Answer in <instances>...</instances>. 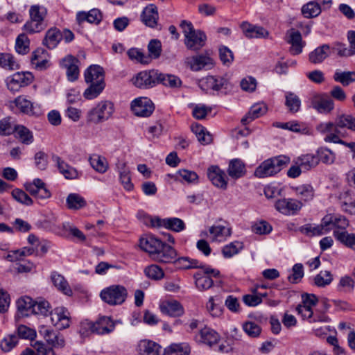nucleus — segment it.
Wrapping results in <instances>:
<instances>
[{"label":"nucleus","instance_id":"obj_1","mask_svg":"<svg viewBox=\"0 0 355 355\" xmlns=\"http://www.w3.org/2000/svg\"><path fill=\"white\" fill-rule=\"evenodd\" d=\"M184 36V44L191 50L198 51L205 46L207 40L205 33L200 30H196L189 21L182 20L180 24Z\"/></svg>","mask_w":355,"mask_h":355},{"label":"nucleus","instance_id":"obj_2","mask_svg":"<svg viewBox=\"0 0 355 355\" xmlns=\"http://www.w3.org/2000/svg\"><path fill=\"white\" fill-rule=\"evenodd\" d=\"M30 20L24 25V30L29 34L41 32L46 27L45 18L47 9L42 6L33 5L29 9Z\"/></svg>","mask_w":355,"mask_h":355},{"label":"nucleus","instance_id":"obj_3","mask_svg":"<svg viewBox=\"0 0 355 355\" xmlns=\"http://www.w3.org/2000/svg\"><path fill=\"white\" fill-rule=\"evenodd\" d=\"M289 162L290 158L284 155L268 159L255 169L254 175L259 178L272 176L279 173Z\"/></svg>","mask_w":355,"mask_h":355},{"label":"nucleus","instance_id":"obj_4","mask_svg":"<svg viewBox=\"0 0 355 355\" xmlns=\"http://www.w3.org/2000/svg\"><path fill=\"white\" fill-rule=\"evenodd\" d=\"M8 106L12 112H19L29 116H40L42 114L40 105L32 102L25 95H19L9 101Z\"/></svg>","mask_w":355,"mask_h":355},{"label":"nucleus","instance_id":"obj_5","mask_svg":"<svg viewBox=\"0 0 355 355\" xmlns=\"http://www.w3.org/2000/svg\"><path fill=\"white\" fill-rule=\"evenodd\" d=\"M114 111V104L111 101H101L87 112V120L95 124L100 123L109 119Z\"/></svg>","mask_w":355,"mask_h":355},{"label":"nucleus","instance_id":"obj_6","mask_svg":"<svg viewBox=\"0 0 355 355\" xmlns=\"http://www.w3.org/2000/svg\"><path fill=\"white\" fill-rule=\"evenodd\" d=\"M127 296V289L122 285H112L103 289L100 293L101 300L111 306L122 304Z\"/></svg>","mask_w":355,"mask_h":355},{"label":"nucleus","instance_id":"obj_7","mask_svg":"<svg viewBox=\"0 0 355 355\" xmlns=\"http://www.w3.org/2000/svg\"><path fill=\"white\" fill-rule=\"evenodd\" d=\"M81 331L85 329L97 334H105L112 332L114 329V323L110 318L103 316L95 322L85 320L81 323Z\"/></svg>","mask_w":355,"mask_h":355},{"label":"nucleus","instance_id":"obj_8","mask_svg":"<svg viewBox=\"0 0 355 355\" xmlns=\"http://www.w3.org/2000/svg\"><path fill=\"white\" fill-rule=\"evenodd\" d=\"M146 220V223H149L153 227H163L175 232H180L186 227L184 221L175 217L162 219L157 216H148Z\"/></svg>","mask_w":355,"mask_h":355},{"label":"nucleus","instance_id":"obj_9","mask_svg":"<svg viewBox=\"0 0 355 355\" xmlns=\"http://www.w3.org/2000/svg\"><path fill=\"white\" fill-rule=\"evenodd\" d=\"M230 85V83L225 76H207L199 81V87L206 92L227 89Z\"/></svg>","mask_w":355,"mask_h":355},{"label":"nucleus","instance_id":"obj_10","mask_svg":"<svg viewBox=\"0 0 355 355\" xmlns=\"http://www.w3.org/2000/svg\"><path fill=\"white\" fill-rule=\"evenodd\" d=\"M33 80V76L30 72H17L6 79V87L12 92L19 91L21 87L30 85Z\"/></svg>","mask_w":355,"mask_h":355},{"label":"nucleus","instance_id":"obj_11","mask_svg":"<svg viewBox=\"0 0 355 355\" xmlns=\"http://www.w3.org/2000/svg\"><path fill=\"white\" fill-rule=\"evenodd\" d=\"M201 268L202 272H198L194 275L195 284L198 290L205 291L212 286L213 280L211 277H218L219 271L204 265Z\"/></svg>","mask_w":355,"mask_h":355},{"label":"nucleus","instance_id":"obj_12","mask_svg":"<svg viewBox=\"0 0 355 355\" xmlns=\"http://www.w3.org/2000/svg\"><path fill=\"white\" fill-rule=\"evenodd\" d=\"M231 235V230L222 225H213L207 231L200 233L201 237L209 239L211 242L220 243L225 241Z\"/></svg>","mask_w":355,"mask_h":355},{"label":"nucleus","instance_id":"obj_13","mask_svg":"<svg viewBox=\"0 0 355 355\" xmlns=\"http://www.w3.org/2000/svg\"><path fill=\"white\" fill-rule=\"evenodd\" d=\"M51 322L59 330L67 329L71 324L70 313L65 307H56L51 311Z\"/></svg>","mask_w":355,"mask_h":355},{"label":"nucleus","instance_id":"obj_14","mask_svg":"<svg viewBox=\"0 0 355 355\" xmlns=\"http://www.w3.org/2000/svg\"><path fill=\"white\" fill-rule=\"evenodd\" d=\"M154 108L151 100L146 97L135 98L131 103V109L133 113L138 116H149L153 113Z\"/></svg>","mask_w":355,"mask_h":355},{"label":"nucleus","instance_id":"obj_15","mask_svg":"<svg viewBox=\"0 0 355 355\" xmlns=\"http://www.w3.org/2000/svg\"><path fill=\"white\" fill-rule=\"evenodd\" d=\"M338 128L336 123L326 122L320 123L316 128L320 132L327 134L324 138L325 142L344 144V141L338 135Z\"/></svg>","mask_w":355,"mask_h":355},{"label":"nucleus","instance_id":"obj_16","mask_svg":"<svg viewBox=\"0 0 355 355\" xmlns=\"http://www.w3.org/2000/svg\"><path fill=\"white\" fill-rule=\"evenodd\" d=\"M207 177L216 187L225 190L227 188L228 179L223 170L216 165H211L207 168Z\"/></svg>","mask_w":355,"mask_h":355},{"label":"nucleus","instance_id":"obj_17","mask_svg":"<svg viewBox=\"0 0 355 355\" xmlns=\"http://www.w3.org/2000/svg\"><path fill=\"white\" fill-rule=\"evenodd\" d=\"M157 71H143L132 78V83L139 88H148L157 83Z\"/></svg>","mask_w":355,"mask_h":355},{"label":"nucleus","instance_id":"obj_18","mask_svg":"<svg viewBox=\"0 0 355 355\" xmlns=\"http://www.w3.org/2000/svg\"><path fill=\"white\" fill-rule=\"evenodd\" d=\"M39 334L52 348H62L65 345L63 336L56 333L49 327H41L39 329Z\"/></svg>","mask_w":355,"mask_h":355},{"label":"nucleus","instance_id":"obj_19","mask_svg":"<svg viewBox=\"0 0 355 355\" xmlns=\"http://www.w3.org/2000/svg\"><path fill=\"white\" fill-rule=\"evenodd\" d=\"M324 226H327L328 232L332 230L345 231L349 226L348 220L342 215L328 214L324 216Z\"/></svg>","mask_w":355,"mask_h":355},{"label":"nucleus","instance_id":"obj_20","mask_svg":"<svg viewBox=\"0 0 355 355\" xmlns=\"http://www.w3.org/2000/svg\"><path fill=\"white\" fill-rule=\"evenodd\" d=\"M318 300L313 294L304 293L302 295V303L297 306L296 311L302 319L309 318L313 312L312 308L316 305Z\"/></svg>","mask_w":355,"mask_h":355},{"label":"nucleus","instance_id":"obj_21","mask_svg":"<svg viewBox=\"0 0 355 355\" xmlns=\"http://www.w3.org/2000/svg\"><path fill=\"white\" fill-rule=\"evenodd\" d=\"M301 201L292 198L279 200L275 203L276 209L283 214L294 215L302 207Z\"/></svg>","mask_w":355,"mask_h":355},{"label":"nucleus","instance_id":"obj_22","mask_svg":"<svg viewBox=\"0 0 355 355\" xmlns=\"http://www.w3.org/2000/svg\"><path fill=\"white\" fill-rule=\"evenodd\" d=\"M286 40L291 44L289 51L293 55L301 53L306 44L305 42L302 40L300 33L295 29L287 31Z\"/></svg>","mask_w":355,"mask_h":355},{"label":"nucleus","instance_id":"obj_23","mask_svg":"<svg viewBox=\"0 0 355 355\" xmlns=\"http://www.w3.org/2000/svg\"><path fill=\"white\" fill-rule=\"evenodd\" d=\"M177 257L176 250L169 245L162 243V246L151 258L157 262L163 263H171L175 261Z\"/></svg>","mask_w":355,"mask_h":355},{"label":"nucleus","instance_id":"obj_24","mask_svg":"<svg viewBox=\"0 0 355 355\" xmlns=\"http://www.w3.org/2000/svg\"><path fill=\"white\" fill-rule=\"evenodd\" d=\"M162 241L151 234L145 235L139 240V246L141 250L148 253L152 258L155 253L162 246Z\"/></svg>","mask_w":355,"mask_h":355},{"label":"nucleus","instance_id":"obj_25","mask_svg":"<svg viewBox=\"0 0 355 355\" xmlns=\"http://www.w3.org/2000/svg\"><path fill=\"white\" fill-rule=\"evenodd\" d=\"M220 338V335L215 330L207 327L201 329L195 336L196 342L210 347L218 343Z\"/></svg>","mask_w":355,"mask_h":355},{"label":"nucleus","instance_id":"obj_26","mask_svg":"<svg viewBox=\"0 0 355 355\" xmlns=\"http://www.w3.org/2000/svg\"><path fill=\"white\" fill-rule=\"evenodd\" d=\"M311 106L320 114H328L334 110V102L328 96L316 95L311 100Z\"/></svg>","mask_w":355,"mask_h":355},{"label":"nucleus","instance_id":"obj_27","mask_svg":"<svg viewBox=\"0 0 355 355\" xmlns=\"http://www.w3.org/2000/svg\"><path fill=\"white\" fill-rule=\"evenodd\" d=\"M159 309L163 314L170 317H180L184 313L182 304L175 300H164L159 304Z\"/></svg>","mask_w":355,"mask_h":355},{"label":"nucleus","instance_id":"obj_28","mask_svg":"<svg viewBox=\"0 0 355 355\" xmlns=\"http://www.w3.org/2000/svg\"><path fill=\"white\" fill-rule=\"evenodd\" d=\"M137 351L140 355H161L162 347L153 340L144 339L138 343Z\"/></svg>","mask_w":355,"mask_h":355},{"label":"nucleus","instance_id":"obj_29","mask_svg":"<svg viewBox=\"0 0 355 355\" xmlns=\"http://www.w3.org/2000/svg\"><path fill=\"white\" fill-rule=\"evenodd\" d=\"M78 60L73 56L69 55L63 58L61 64L67 70V76L70 81H75L79 76V69L78 67Z\"/></svg>","mask_w":355,"mask_h":355},{"label":"nucleus","instance_id":"obj_30","mask_svg":"<svg viewBox=\"0 0 355 355\" xmlns=\"http://www.w3.org/2000/svg\"><path fill=\"white\" fill-rule=\"evenodd\" d=\"M227 172L230 178L238 180L245 175L247 172L245 164L240 159H232L229 162Z\"/></svg>","mask_w":355,"mask_h":355},{"label":"nucleus","instance_id":"obj_31","mask_svg":"<svg viewBox=\"0 0 355 355\" xmlns=\"http://www.w3.org/2000/svg\"><path fill=\"white\" fill-rule=\"evenodd\" d=\"M102 18V13L97 8H93L89 12L80 11L76 14V21L80 25L85 21L89 24H98L101 21Z\"/></svg>","mask_w":355,"mask_h":355},{"label":"nucleus","instance_id":"obj_32","mask_svg":"<svg viewBox=\"0 0 355 355\" xmlns=\"http://www.w3.org/2000/svg\"><path fill=\"white\" fill-rule=\"evenodd\" d=\"M241 28L245 36L248 38H264L269 34L266 28L246 21L241 24Z\"/></svg>","mask_w":355,"mask_h":355},{"label":"nucleus","instance_id":"obj_33","mask_svg":"<svg viewBox=\"0 0 355 355\" xmlns=\"http://www.w3.org/2000/svg\"><path fill=\"white\" fill-rule=\"evenodd\" d=\"M188 64L191 70L198 71L202 69H210L213 67V60L206 55H198L191 57L188 60Z\"/></svg>","mask_w":355,"mask_h":355},{"label":"nucleus","instance_id":"obj_34","mask_svg":"<svg viewBox=\"0 0 355 355\" xmlns=\"http://www.w3.org/2000/svg\"><path fill=\"white\" fill-rule=\"evenodd\" d=\"M85 80L87 83H105L104 71L99 65H91L85 71Z\"/></svg>","mask_w":355,"mask_h":355},{"label":"nucleus","instance_id":"obj_35","mask_svg":"<svg viewBox=\"0 0 355 355\" xmlns=\"http://www.w3.org/2000/svg\"><path fill=\"white\" fill-rule=\"evenodd\" d=\"M53 161L56 162L57 167L60 173L62 174L66 179L73 180L78 178V171L74 167L68 164L60 157H54Z\"/></svg>","mask_w":355,"mask_h":355},{"label":"nucleus","instance_id":"obj_36","mask_svg":"<svg viewBox=\"0 0 355 355\" xmlns=\"http://www.w3.org/2000/svg\"><path fill=\"white\" fill-rule=\"evenodd\" d=\"M141 18L145 25L154 28L157 25L159 18L157 8L153 5L146 7L141 15Z\"/></svg>","mask_w":355,"mask_h":355},{"label":"nucleus","instance_id":"obj_37","mask_svg":"<svg viewBox=\"0 0 355 355\" xmlns=\"http://www.w3.org/2000/svg\"><path fill=\"white\" fill-rule=\"evenodd\" d=\"M339 203L343 211L349 214H355V198L350 191L340 193Z\"/></svg>","mask_w":355,"mask_h":355},{"label":"nucleus","instance_id":"obj_38","mask_svg":"<svg viewBox=\"0 0 355 355\" xmlns=\"http://www.w3.org/2000/svg\"><path fill=\"white\" fill-rule=\"evenodd\" d=\"M34 300L28 296H23L17 301V317H28L33 314Z\"/></svg>","mask_w":355,"mask_h":355},{"label":"nucleus","instance_id":"obj_39","mask_svg":"<svg viewBox=\"0 0 355 355\" xmlns=\"http://www.w3.org/2000/svg\"><path fill=\"white\" fill-rule=\"evenodd\" d=\"M267 105L263 103L254 104L250 109L248 114L241 119L243 124H247L266 113Z\"/></svg>","mask_w":355,"mask_h":355},{"label":"nucleus","instance_id":"obj_40","mask_svg":"<svg viewBox=\"0 0 355 355\" xmlns=\"http://www.w3.org/2000/svg\"><path fill=\"white\" fill-rule=\"evenodd\" d=\"M62 40V32L56 28H51L46 33L42 44L48 49H53Z\"/></svg>","mask_w":355,"mask_h":355},{"label":"nucleus","instance_id":"obj_41","mask_svg":"<svg viewBox=\"0 0 355 355\" xmlns=\"http://www.w3.org/2000/svg\"><path fill=\"white\" fill-rule=\"evenodd\" d=\"M51 279L58 291L67 296L72 295L73 292L68 282L61 274L57 272H53L51 275Z\"/></svg>","mask_w":355,"mask_h":355},{"label":"nucleus","instance_id":"obj_42","mask_svg":"<svg viewBox=\"0 0 355 355\" xmlns=\"http://www.w3.org/2000/svg\"><path fill=\"white\" fill-rule=\"evenodd\" d=\"M294 162L295 164L300 165L304 171H310L318 165L315 155L311 153L298 156Z\"/></svg>","mask_w":355,"mask_h":355},{"label":"nucleus","instance_id":"obj_43","mask_svg":"<svg viewBox=\"0 0 355 355\" xmlns=\"http://www.w3.org/2000/svg\"><path fill=\"white\" fill-rule=\"evenodd\" d=\"M331 53L329 45L323 44L318 46L309 53V59L311 63L319 64L322 62Z\"/></svg>","mask_w":355,"mask_h":355},{"label":"nucleus","instance_id":"obj_44","mask_svg":"<svg viewBox=\"0 0 355 355\" xmlns=\"http://www.w3.org/2000/svg\"><path fill=\"white\" fill-rule=\"evenodd\" d=\"M315 157L318 164L321 162L326 165H331L336 159V153L325 146H321L316 150Z\"/></svg>","mask_w":355,"mask_h":355},{"label":"nucleus","instance_id":"obj_45","mask_svg":"<svg viewBox=\"0 0 355 355\" xmlns=\"http://www.w3.org/2000/svg\"><path fill=\"white\" fill-rule=\"evenodd\" d=\"M48 57V53L44 49L38 48L33 52L31 63L36 69H44L47 67Z\"/></svg>","mask_w":355,"mask_h":355},{"label":"nucleus","instance_id":"obj_46","mask_svg":"<svg viewBox=\"0 0 355 355\" xmlns=\"http://www.w3.org/2000/svg\"><path fill=\"white\" fill-rule=\"evenodd\" d=\"M302 233L309 236H320L328 232L327 226H324V217L319 225L306 224L300 229Z\"/></svg>","mask_w":355,"mask_h":355},{"label":"nucleus","instance_id":"obj_47","mask_svg":"<svg viewBox=\"0 0 355 355\" xmlns=\"http://www.w3.org/2000/svg\"><path fill=\"white\" fill-rule=\"evenodd\" d=\"M175 180L184 181L188 184H198L199 177L198 174L193 171L187 169H179L175 175H171Z\"/></svg>","mask_w":355,"mask_h":355},{"label":"nucleus","instance_id":"obj_48","mask_svg":"<svg viewBox=\"0 0 355 355\" xmlns=\"http://www.w3.org/2000/svg\"><path fill=\"white\" fill-rule=\"evenodd\" d=\"M15 132L16 138L25 145H30L34 141L33 132L24 125H15Z\"/></svg>","mask_w":355,"mask_h":355},{"label":"nucleus","instance_id":"obj_49","mask_svg":"<svg viewBox=\"0 0 355 355\" xmlns=\"http://www.w3.org/2000/svg\"><path fill=\"white\" fill-rule=\"evenodd\" d=\"M176 267L180 269H190V268H203V264L198 260L191 259L188 257H182L180 258H175L173 262Z\"/></svg>","mask_w":355,"mask_h":355},{"label":"nucleus","instance_id":"obj_50","mask_svg":"<svg viewBox=\"0 0 355 355\" xmlns=\"http://www.w3.org/2000/svg\"><path fill=\"white\" fill-rule=\"evenodd\" d=\"M190 352L187 343L171 344L164 349V355H189Z\"/></svg>","mask_w":355,"mask_h":355},{"label":"nucleus","instance_id":"obj_51","mask_svg":"<svg viewBox=\"0 0 355 355\" xmlns=\"http://www.w3.org/2000/svg\"><path fill=\"white\" fill-rule=\"evenodd\" d=\"M334 79L343 86H348L355 82V71L336 70L334 75Z\"/></svg>","mask_w":355,"mask_h":355},{"label":"nucleus","instance_id":"obj_52","mask_svg":"<svg viewBox=\"0 0 355 355\" xmlns=\"http://www.w3.org/2000/svg\"><path fill=\"white\" fill-rule=\"evenodd\" d=\"M220 300L217 297H210L206 307L208 313L213 318H218L223 314V308Z\"/></svg>","mask_w":355,"mask_h":355},{"label":"nucleus","instance_id":"obj_53","mask_svg":"<svg viewBox=\"0 0 355 355\" xmlns=\"http://www.w3.org/2000/svg\"><path fill=\"white\" fill-rule=\"evenodd\" d=\"M301 11L304 17L310 19L318 16L321 12V8L318 3L309 1L302 7Z\"/></svg>","mask_w":355,"mask_h":355},{"label":"nucleus","instance_id":"obj_54","mask_svg":"<svg viewBox=\"0 0 355 355\" xmlns=\"http://www.w3.org/2000/svg\"><path fill=\"white\" fill-rule=\"evenodd\" d=\"M334 235L337 240L355 250V234H348L346 231L335 230Z\"/></svg>","mask_w":355,"mask_h":355},{"label":"nucleus","instance_id":"obj_55","mask_svg":"<svg viewBox=\"0 0 355 355\" xmlns=\"http://www.w3.org/2000/svg\"><path fill=\"white\" fill-rule=\"evenodd\" d=\"M90 85L85 90L83 96L88 100L96 98L104 89L105 83H89Z\"/></svg>","mask_w":355,"mask_h":355},{"label":"nucleus","instance_id":"obj_56","mask_svg":"<svg viewBox=\"0 0 355 355\" xmlns=\"http://www.w3.org/2000/svg\"><path fill=\"white\" fill-rule=\"evenodd\" d=\"M67 207L70 209H79L86 205V201L78 193H70L66 200Z\"/></svg>","mask_w":355,"mask_h":355},{"label":"nucleus","instance_id":"obj_57","mask_svg":"<svg viewBox=\"0 0 355 355\" xmlns=\"http://www.w3.org/2000/svg\"><path fill=\"white\" fill-rule=\"evenodd\" d=\"M157 83H161L164 85L170 87H178L182 83L180 79L174 75L164 74L159 72L157 73Z\"/></svg>","mask_w":355,"mask_h":355},{"label":"nucleus","instance_id":"obj_58","mask_svg":"<svg viewBox=\"0 0 355 355\" xmlns=\"http://www.w3.org/2000/svg\"><path fill=\"white\" fill-rule=\"evenodd\" d=\"M0 67L8 70H15L19 69V64L12 55L0 53Z\"/></svg>","mask_w":355,"mask_h":355},{"label":"nucleus","instance_id":"obj_59","mask_svg":"<svg viewBox=\"0 0 355 355\" xmlns=\"http://www.w3.org/2000/svg\"><path fill=\"white\" fill-rule=\"evenodd\" d=\"M92 167L98 173H104L108 168L106 159L98 155H94L89 159Z\"/></svg>","mask_w":355,"mask_h":355},{"label":"nucleus","instance_id":"obj_60","mask_svg":"<svg viewBox=\"0 0 355 355\" xmlns=\"http://www.w3.org/2000/svg\"><path fill=\"white\" fill-rule=\"evenodd\" d=\"M127 54L129 58L132 61H135L143 64H148L150 62V56H147V55L144 53L139 49L131 48L128 51Z\"/></svg>","mask_w":355,"mask_h":355},{"label":"nucleus","instance_id":"obj_61","mask_svg":"<svg viewBox=\"0 0 355 355\" xmlns=\"http://www.w3.org/2000/svg\"><path fill=\"white\" fill-rule=\"evenodd\" d=\"M146 276L153 280H160L164 277V272L161 267L156 264H151L144 269Z\"/></svg>","mask_w":355,"mask_h":355},{"label":"nucleus","instance_id":"obj_62","mask_svg":"<svg viewBox=\"0 0 355 355\" xmlns=\"http://www.w3.org/2000/svg\"><path fill=\"white\" fill-rule=\"evenodd\" d=\"M243 248V243L235 241L225 245L223 248L222 253L225 258H230L238 254Z\"/></svg>","mask_w":355,"mask_h":355},{"label":"nucleus","instance_id":"obj_63","mask_svg":"<svg viewBox=\"0 0 355 355\" xmlns=\"http://www.w3.org/2000/svg\"><path fill=\"white\" fill-rule=\"evenodd\" d=\"M286 105L292 113L298 112L301 107V101L295 94L288 92L286 94Z\"/></svg>","mask_w":355,"mask_h":355},{"label":"nucleus","instance_id":"obj_64","mask_svg":"<svg viewBox=\"0 0 355 355\" xmlns=\"http://www.w3.org/2000/svg\"><path fill=\"white\" fill-rule=\"evenodd\" d=\"M30 41L25 34H20L16 39L15 50L19 54L25 55L29 51Z\"/></svg>","mask_w":355,"mask_h":355}]
</instances>
